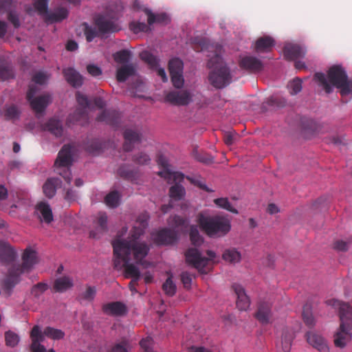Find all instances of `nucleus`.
<instances>
[{"label":"nucleus","instance_id":"f257e3e1","mask_svg":"<svg viewBox=\"0 0 352 352\" xmlns=\"http://www.w3.org/2000/svg\"><path fill=\"white\" fill-rule=\"evenodd\" d=\"M313 80L328 94L333 91V87L340 89L342 97L349 96L351 91L349 87V76L341 65L330 67L327 75L322 72H316Z\"/></svg>","mask_w":352,"mask_h":352},{"label":"nucleus","instance_id":"f03ea898","mask_svg":"<svg viewBox=\"0 0 352 352\" xmlns=\"http://www.w3.org/2000/svg\"><path fill=\"white\" fill-rule=\"evenodd\" d=\"M113 248V267L121 269V258L122 256L131 258V252H133L135 261L140 258L146 257L150 250L149 247L144 242L130 241L126 239H116L112 242Z\"/></svg>","mask_w":352,"mask_h":352},{"label":"nucleus","instance_id":"7ed1b4c3","mask_svg":"<svg viewBox=\"0 0 352 352\" xmlns=\"http://www.w3.org/2000/svg\"><path fill=\"white\" fill-rule=\"evenodd\" d=\"M207 67L211 69L208 74V80L214 88L222 89L232 82L230 68L220 54L215 53L208 59Z\"/></svg>","mask_w":352,"mask_h":352},{"label":"nucleus","instance_id":"20e7f679","mask_svg":"<svg viewBox=\"0 0 352 352\" xmlns=\"http://www.w3.org/2000/svg\"><path fill=\"white\" fill-rule=\"evenodd\" d=\"M197 223L200 229L210 238L223 237L231 230L230 219L221 215H205L203 212L197 214Z\"/></svg>","mask_w":352,"mask_h":352},{"label":"nucleus","instance_id":"39448f33","mask_svg":"<svg viewBox=\"0 0 352 352\" xmlns=\"http://www.w3.org/2000/svg\"><path fill=\"white\" fill-rule=\"evenodd\" d=\"M124 10L121 1L111 2L109 5V11L106 14H98L94 18V24L100 30L102 36L121 30V27L117 23L118 14Z\"/></svg>","mask_w":352,"mask_h":352},{"label":"nucleus","instance_id":"423d86ee","mask_svg":"<svg viewBox=\"0 0 352 352\" xmlns=\"http://www.w3.org/2000/svg\"><path fill=\"white\" fill-rule=\"evenodd\" d=\"M151 238L157 246L173 245L179 241V234L177 230L163 228L155 232H152Z\"/></svg>","mask_w":352,"mask_h":352},{"label":"nucleus","instance_id":"0eeeda50","mask_svg":"<svg viewBox=\"0 0 352 352\" xmlns=\"http://www.w3.org/2000/svg\"><path fill=\"white\" fill-rule=\"evenodd\" d=\"M186 263L191 266L201 274H206V267L208 264L209 259L202 256L200 250L197 248H189L184 253Z\"/></svg>","mask_w":352,"mask_h":352},{"label":"nucleus","instance_id":"6e6552de","mask_svg":"<svg viewBox=\"0 0 352 352\" xmlns=\"http://www.w3.org/2000/svg\"><path fill=\"white\" fill-rule=\"evenodd\" d=\"M23 274H24V272L14 265H12L8 269L7 275L2 283V288L8 297L12 295L15 286L21 282V276Z\"/></svg>","mask_w":352,"mask_h":352},{"label":"nucleus","instance_id":"1a4fd4ad","mask_svg":"<svg viewBox=\"0 0 352 352\" xmlns=\"http://www.w3.org/2000/svg\"><path fill=\"white\" fill-rule=\"evenodd\" d=\"M164 102L174 106H187L192 102V96L187 90L170 91L165 95Z\"/></svg>","mask_w":352,"mask_h":352},{"label":"nucleus","instance_id":"9d476101","mask_svg":"<svg viewBox=\"0 0 352 352\" xmlns=\"http://www.w3.org/2000/svg\"><path fill=\"white\" fill-rule=\"evenodd\" d=\"M74 162L73 146L69 144H64L58 153L54 166L56 169L72 166Z\"/></svg>","mask_w":352,"mask_h":352},{"label":"nucleus","instance_id":"9b49d317","mask_svg":"<svg viewBox=\"0 0 352 352\" xmlns=\"http://www.w3.org/2000/svg\"><path fill=\"white\" fill-rule=\"evenodd\" d=\"M18 253L11 244L0 240V264L4 266L12 265L16 261Z\"/></svg>","mask_w":352,"mask_h":352},{"label":"nucleus","instance_id":"f8f14e48","mask_svg":"<svg viewBox=\"0 0 352 352\" xmlns=\"http://www.w3.org/2000/svg\"><path fill=\"white\" fill-rule=\"evenodd\" d=\"M332 301V306L338 309L340 324H345L346 327L352 328V307L348 302L338 300Z\"/></svg>","mask_w":352,"mask_h":352},{"label":"nucleus","instance_id":"ddd939ff","mask_svg":"<svg viewBox=\"0 0 352 352\" xmlns=\"http://www.w3.org/2000/svg\"><path fill=\"white\" fill-rule=\"evenodd\" d=\"M21 258V264L14 265L24 273L31 272L34 266L38 262L36 251L32 250L31 248H27L24 250Z\"/></svg>","mask_w":352,"mask_h":352},{"label":"nucleus","instance_id":"4468645a","mask_svg":"<svg viewBox=\"0 0 352 352\" xmlns=\"http://www.w3.org/2000/svg\"><path fill=\"white\" fill-rule=\"evenodd\" d=\"M272 304L267 301H260L257 305V310L254 314L255 318L263 325L270 323L272 317Z\"/></svg>","mask_w":352,"mask_h":352},{"label":"nucleus","instance_id":"2eb2a0df","mask_svg":"<svg viewBox=\"0 0 352 352\" xmlns=\"http://www.w3.org/2000/svg\"><path fill=\"white\" fill-rule=\"evenodd\" d=\"M121 113L113 109H105L96 118L99 122H104L113 128H118L121 122Z\"/></svg>","mask_w":352,"mask_h":352},{"label":"nucleus","instance_id":"dca6fc26","mask_svg":"<svg viewBox=\"0 0 352 352\" xmlns=\"http://www.w3.org/2000/svg\"><path fill=\"white\" fill-rule=\"evenodd\" d=\"M239 67L252 73H258L263 69V62L258 58L252 56H245L239 61Z\"/></svg>","mask_w":352,"mask_h":352},{"label":"nucleus","instance_id":"f3484780","mask_svg":"<svg viewBox=\"0 0 352 352\" xmlns=\"http://www.w3.org/2000/svg\"><path fill=\"white\" fill-rule=\"evenodd\" d=\"M102 310L105 314L113 316H124L128 313L126 305L121 301L104 304Z\"/></svg>","mask_w":352,"mask_h":352},{"label":"nucleus","instance_id":"a211bd4d","mask_svg":"<svg viewBox=\"0 0 352 352\" xmlns=\"http://www.w3.org/2000/svg\"><path fill=\"white\" fill-rule=\"evenodd\" d=\"M32 110L38 116L42 115L48 105L52 102V97L49 94H45L28 100Z\"/></svg>","mask_w":352,"mask_h":352},{"label":"nucleus","instance_id":"6ab92c4d","mask_svg":"<svg viewBox=\"0 0 352 352\" xmlns=\"http://www.w3.org/2000/svg\"><path fill=\"white\" fill-rule=\"evenodd\" d=\"M232 287L237 296L236 302L237 308L241 311H246L250 305V300L246 294L245 289L238 283H234Z\"/></svg>","mask_w":352,"mask_h":352},{"label":"nucleus","instance_id":"aec40b11","mask_svg":"<svg viewBox=\"0 0 352 352\" xmlns=\"http://www.w3.org/2000/svg\"><path fill=\"white\" fill-rule=\"evenodd\" d=\"M283 50L285 59L289 61L304 58L305 55V51L298 44L287 43Z\"/></svg>","mask_w":352,"mask_h":352},{"label":"nucleus","instance_id":"412c9836","mask_svg":"<svg viewBox=\"0 0 352 352\" xmlns=\"http://www.w3.org/2000/svg\"><path fill=\"white\" fill-rule=\"evenodd\" d=\"M106 147L104 141L99 138H92L84 142V150L89 154L96 156L102 153Z\"/></svg>","mask_w":352,"mask_h":352},{"label":"nucleus","instance_id":"4be33fe9","mask_svg":"<svg viewBox=\"0 0 352 352\" xmlns=\"http://www.w3.org/2000/svg\"><path fill=\"white\" fill-rule=\"evenodd\" d=\"M34 214L41 221H44L47 224L54 220L52 208L46 202L41 201L36 206Z\"/></svg>","mask_w":352,"mask_h":352},{"label":"nucleus","instance_id":"5701e85b","mask_svg":"<svg viewBox=\"0 0 352 352\" xmlns=\"http://www.w3.org/2000/svg\"><path fill=\"white\" fill-rule=\"evenodd\" d=\"M352 328L346 327L345 324H340L339 331L334 335V344L336 347L343 349L348 342L351 340L350 331Z\"/></svg>","mask_w":352,"mask_h":352},{"label":"nucleus","instance_id":"b1692460","mask_svg":"<svg viewBox=\"0 0 352 352\" xmlns=\"http://www.w3.org/2000/svg\"><path fill=\"white\" fill-rule=\"evenodd\" d=\"M131 166L129 164H122L117 170L118 175L124 180L136 181L140 177L139 168H131Z\"/></svg>","mask_w":352,"mask_h":352},{"label":"nucleus","instance_id":"393cba45","mask_svg":"<svg viewBox=\"0 0 352 352\" xmlns=\"http://www.w3.org/2000/svg\"><path fill=\"white\" fill-rule=\"evenodd\" d=\"M305 336L307 342L320 352H329L326 341L321 336L308 331Z\"/></svg>","mask_w":352,"mask_h":352},{"label":"nucleus","instance_id":"a878e982","mask_svg":"<svg viewBox=\"0 0 352 352\" xmlns=\"http://www.w3.org/2000/svg\"><path fill=\"white\" fill-rule=\"evenodd\" d=\"M300 126L305 135H314L322 129L320 124L316 120L306 116L300 118Z\"/></svg>","mask_w":352,"mask_h":352},{"label":"nucleus","instance_id":"bb28decb","mask_svg":"<svg viewBox=\"0 0 352 352\" xmlns=\"http://www.w3.org/2000/svg\"><path fill=\"white\" fill-rule=\"evenodd\" d=\"M61 185L62 181L60 178L49 177L43 185V194L48 199H52L55 196L57 188L60 187Z\"/></svg>","mask_w":352,"mask_h":352},{"label":"nucleus","instance_id":"cd10ccee","mask_svg":"<svg viewBox=\"0 0 352 352\" xmlns=\"http://www.w3.org/2000/svg\"><path fill=\"white\" fill-rule=\"evenodd\" d=\"M275 40L270 36L259 37L255 42L254 51L256 53H267L275 45Z\"/></svg>","mask_w":352,"mask_h":352},{"label":"nucleus","instance_id":"c85d7f7f","mask_svg":"<svg viewBox=\"0 0 352 352\" xmlns=\"http://www.w3.org/2000/svg\"><path fill=\"white\" fill-rule=\"evenodd\" d=\"M287 100L285 98L274 94L269 97L266 101H265L261 106V109L263 112L268 110L267 106H269L273 109H282L286 107Z\"/></svg>","mask_w":352,"mask_h":352},{"label":"nucleus","instance_id":"c756f323","mask_svg":"<svg viewBox=\"0 0 352 352\" xmlns=\"http://www.w3.org/2000/svg\"><path fill=\"white\" fill-rule=\"evenodd\" d=\"M121 261L124 262L122 266L125 268V277L127 278H132L133 282H138L141 277L139 268L135 265L130 263L131 258L122 256Z\"/></svg>","mask_w":352,"mask_h":352},{"label":"nucleus","instance_id":"7c9ffc66","mask_svg":"<svg viewBox=\"0 0 352 352\" xmlns=\"http://www.w3.org/2000/svg\"><path fill=\"white\" fill-rule=\"evenodd\" d=\"M15 78V73L11 61L0 58V80H9Z\"/></svg>","mask_w":352,"mask_h":352},{"label":"nucleus","instance_id":"2f4dec72","mask_svg":"<svg viewBox=\"0 0 352 352\" xmlns=\"http://www.w3.org/2000/svg\"><path fill=\"white\" fill-rule=\"evenodd\" d=\"M136 72L132 63L122 65L116 71V80L119 82H124L129 77L135 76Z\"/></svg>","mask_w":352,"mask_h":352},{"label":"nucleus","instance_id":"473e14b6","mask_svg":"<svg viewBox=\"0 0 352 352\" xmlns=\"http://www.w3.org/2000/svg\"><path fill=\"white\" fill-rule=\"evenodd\" d=\"M144 12L147 15V22L149 25L155 23L167 25L170 22V19L165 12L155 14L148 8H144Z\"/></svg>","mask_w":352,"mask_h":352},{"label":"nucleus","instance_id":"72a5a7b5","mask_svg":"<svg viewBox=\"0 0 352 352\" xmlns=\"http://www.w3.org/2000/svg\"><path fill=\"white\" fill-rule=\"evenodd\" d=\"M69 16V10L64 7L58 8L54 12H49L46 13V21L53 23H60L64 19H66Z\"/></svg>","mask_w":352,"mask_h":352},{"label":"nucleus","instance_id":"f704fd0d","mask_svg":"<svg viewBox=\"0 0 352 352\" xmlns=\"http://www.w3.org/2000/svg\"><path fill=\"white\" fill-rule=\"evenodd\" d=\"M78 123L81 126L87 125L89 122L88 113L84 108H78L72 115H69L67 122Z\"/></svg>","mask_w":352,"mask_h":352},{"label":"nucleus","instance_id":"c9c22d12","mask_svg":"<svg viewBox=\"0 0 352 352\" xmlns=\"http://www.w3.org/2000/svg\"><path fill=\"white\" fill-rule=\"evenodd\" d=\"M44 129L57 138L63 135V126L60 120L52 118L45 124Z\"/></svg>","mask_w":352,"mask_h":352},{"label":"nucleus","instance_id":"e433bc0d","mask_svg":"<svg viewBox=\"0 0 352 352\" xmlns=\"http://www.w3.org/2000/svg\"><path fill=\"white\" fill-rule=\"evenodd\" d=\"M66 80L72 87H80L83 84L82 76L73 68H69L65 73Z\"/></svg>","mask_w":352,"mask_h":352},{"label":"nucleus","instance_id":"4c0bfd02","mask_svg":"<svg viewBox=\"0 0 352 352\" xmlns=\"http://www.w3.org/2000/svg\"><path fill=\"white\" fill-rule=\"evenodd\" d=\"M168 196L175 201L183 200L186 196V189L182 184H174L169 188Z\"/></svg>","mask_w":352,"mask_h":352},{"label":"nucleus","instance_id":"58836bf2","mask_svg":"<svg viewBox=\"0 0 352 352\" xmlns=\"http://www.w3.org/2000/svg\"><path fill=\"white\" fill-rule=\"evenodd\" d=\"M193 157L199 162L205 165H210L214 162V158L210 154L203 151H199L198 146H195L192 152Z\"/></svg>","mask_w":352,"mask_h":352},{"label":"nucleus","instance_id":"ea45409f","mask_svg":"<svg viewBox=\"0 0 352 352\" xmlns=\"http://www.w3.org/2000/svg\"><path fill=\"white\" fill-rule=\"evenodd\" d=\"M302 318L305 325L312 329L316 324V320L312 314V306L309 303H305L302 307Z\"/></svg>","mask_w":352,"mask_h":352},{"label":"nucleus","instance_id":"a19ab883","mask_svg":"<svg viewBox=\"0 0 352 352\" xmlns=\"http://www.w3.org/2000/svg\"><path fill=\"white\" fill-rule=\"evenodd\" d=\"M171 221H168V224L171 226L172 229L181 228V230L186 231L190 224V220L187 217H183L178 214H175L170 217Z\"/></svg>","mask_w":352,"mask_h":352},{"label":"nucleus","instance_id":"79ce46f5","mask_svg":"<svg viewBox=\"0 0 352 352\" xmlns=\"http://www.w3.org/2000/svg\"><path fill=\"white\" fill-rule=\"evenodd\" d=\"M74 286L73 280L69 276H63L55 280L54 289L55 292L62 293Z\"/></svg>","mask_w":352,"mask_h":352},{"label":"nucleus","instance_id":"37998d69","mask_svg":"<svg viewBox=\"0 0 352 352\" xmlns=\"http://www.w3.org/2000/svg\"><path fill=\"white\" fill-rule=\"evenodd\" d=\"M222 258L230 263H239L241 260V254L234 248H228L223 252Z\"/></svg>","mask_w":352,"mask_h":352},{"label":"nucleus","instance_id":"c03bdc74","mask_svg":"<svg viewBox=\"0 0 352 352\" xmlns=\"http://www.w3.org/2000/svg\"><path fill=\"white\" fill-rule=\"evenodd\" d=\"M190 241L194 248L200 247L204 242V237L200 234L197 226L192 225L189 232Z\"/></svg>","mask_w":352,"mask_h":352},{"label":"nucleus","instance_id":"a18cd8bd","mask_svg":"<svg viewBox=\"0 0 352 352\" xmlns=\"http://www.w3.org/2000/svg\"><path fill=\"white\" fill-rule=\"evenodd\" d=\"M168 69L170 75L183 74L184 63L179 58L175 57L168 61Z\"/></svg>","mask_w":352,"mask_h":352},{"label":"nucleus","instance_id":"49530a36","mask_svg":"<svg viewBox=\"0 0 352 352\" xmlns=\"http://www.w3.org/2000/svg\"><path fill=\"white\" fill-rule=\"evenodd\" d=\"M168 274L169 276L166 278V281L163 283L162 288L166 296L173 297L177 292V286L173 280L172 273H169Z\"/></svg>","mask_w":352,"mask_h":352},{"label":"nucleus","instance_id":"de8ad7c7","mask_svg":"<svg viewBox=\"0 0 352 352\" xmlns=\"http://www.w3.org/2000/svg\"><path fill=\"white\" fill-rule=\"evenodd\" d=\"M82 26L84 27V34L89 43L91 42L96 37L102 36L98 28L89 25L87 22H84Z\"/></svg>","mask_w":352,"mask_h":352},{"label":"nucleus","instance_id":"09e8293b","mask_svg":"<svg viewBox=\"0 0 352 352\" xmlns=\"http://www.w3.org/2000/svg\"><path fill=\"white\" fill-rule=\"evenodd\" d=\"M132 54L129 50H121L113 54L114 60L122 65L129 64V62L131 58Z\"/></svg>","mask_w":352,"mask_h":352},{"label":"nucleus","instance_id":"8fccbe9b","mask_svg":"<svg viewBox=\"0 0 352 352\" xmlns=\"http://www.w3.org/2000/svg\"><path fill=\"white\" fill-rule=\"evenodd\" d=\"M44 334L46 337L54 340H62L65 336V332L61 329H55L52 327H46L44 329Z\"/></svg>","mask_w":352,"mask_h":352},{"label":"nucleus","instance_id":"3c124183","mask_svg":"<svg viewBox=\"0 0 352 352\" xmlns=\"http://www.w3.org/2000/svg\"><path fill=\"white\" fill-rule=\"evenodd\" d=\"M294 335L289 331H285L281 336V348L283 352H289L292 347Z\"/></svg>","mask_w":352,"mask_h":352},{"label":"nucleus","instance_id":"603ef678","mask_svg":"<svg viewBox=\"0 0 352 352\" xmlns=\"http://www.w3.org/2000/svg\"><path fill=\"white\" fill-rule=\"evenodd\" d=\"M129 29L134 34H138L140 32H148L151 30L149 25H146L144 22H140L133 21L129 23Z\"/></svg>","mask_w":352,"mask_h":352},{"label":"nucleus","instance_id":"864d4df0","mask_svg":"<svg viewBox=\"0 0 352 352\" xmlns=\"http://www.w3.org/2000/svg\"><path fill=\"white\" fill-rule=\"evenodd\" d=\"M141 60L149 65L152 68L159 66V62L155 56L148 51H143L140 54Z\"/></svg>","mask_w":352,"mask_h":352},{"label":"nucleus","instance_id":"5fc2aeb1","mask_svg":"<svg viewBox=\"0 0 352 352\" xmlns=\"http://www.w3.org/2000/svg\"><path fill=\"white\" fill-rule=\"evenodd\" d=\"M4 116L6 119L8 120H19L21 116V111L16 105L12 104L10 107L6 108Z\"/></svg>","mask_w":352,"mask_h":352},{"label":"nucleus","instance_id":"6e6d98bb","mask_svg":"<svg viewBox=\"0 0 352 352\" xmlns=\"http://www.w3.org/2000/svg\"><path fill=\"white\" fill-rule=\"evenodd\" d=\"M120 195L118 191L113 190L107 194L104 197L106 204L111 208H116L119 204Z\"/></svg>","mask_w":352,"mask_h":352},{"label":"nucleus","instance_id":"4d7b16f0","mask_svg":"<svg viewBox=\"0 0 352 352\" xmlns=\"http://www.w3.org/2000/svg\"><path fill=\"white\" fill-rule=\"evenodd\" d=\"M302 81L301 78L298 77H296L289 81L287 85V88L289 90L290 94L294 96L300 93L302 88Z\"/></svg>","mask_w":352,"mask_h":352},{"label":"nucleus","instance_id":"13d9d810","mask_svg":"<svg viewBox=\"0 0 352 352\" xmlns=\"http://www.w3.org/2000/svg\"><path fill=\"white\" fill-rule=\"evenodd\" d=\"M20 340V338L18 334L12 331L11 330H8L5 333V341L6 344L10 347L16 346Z\"/></svg>","mask_w":352,"mask_h":352},{"label":"nucleus","instance_id":"bf43d9fd","mask_svg":"<svg viewBox=\"0 0 352 352\" xmlns=\"http://www.w3.org/2000/svg\"><path fill=\"white\" fill-rule=\"evenodd\" d=\"M214 203L219 208H223L234 214H238V210L232 207L228 198H217L214 200Z\"/></svg>","mask_w":352,"mask_h":352},{"label":"nucleus","instance_id":"052dcab7","mask_svg":"<svg viewBox=\"0 0 352 352\" xmlns=\"http://www.w3.org/2000/svg\"><path fill=\"white\" fill-rule=\"evenodd\" d=\"M49 289V285L46 283H38L34 285L30 290V293L36 298H39L41 294L45 292Z\"/></svg>","mask_w":352,"mask_h":352},{"label":"nucleus","instance_id":"680f3d73","mask_svg":"<svg viewBox=\"0 0 352 352\" xmlns=\"http://www.w3.org/2000/svg\"><path fill=\"white\" fill-rule=\"evenodd\" d=\"M239 139V135L234 130L223 133V141L227 146L235 144Z\"/></svg>","mask_w":352,"mask_h":352},{"label":"nucleus","instance_id":"e2e57ef3","mask_svg":"<svg viewBox=\"0 0 352 352\" xmlns=\"http://www.w3.org/2000/svg\"><path fill=\"white\" fill-rule=\"evenodd\" d=\"M123 136L125 140L132 143L141 142L140 135L132 129H126L123 133Z\"/></svg>","mask_w":352,"mask_h":352},{"label":"nucleus","instance_id":"0e129e2a","mask_svg":"<svg viewBox=\"0 0 352 352\" xmlns=\"http://www.w3.org/2000/svg\"><path fill=\"white\" fill-rule=\"evenodd\" d=\"M132 161L138 165H146L151 162L150 157L143 152H140L132 156Z\"/></svg>","mask_w":352,"mask_h":352},{"label":"nucleus","instance_id":"69168bd1","mask_svg":"<svg viewBox=\"0 0 352 352\" xmlns=\"http://www.w3.org/2000/svg\"><path fill=\"white\" fill-rule=\"evenodd\" d=\"M44 331L42 332L41 327L38 325H34L30 331V338L39 342L41 344L45 340Z\"/></svg>","mask_w":352,"mask_h":352},{"label":"nucleus","instance_id":"338daca9","mask_svg":"<svg viewBox=\"0 0 352 352\" xmlns=\"http://www.w3.org/2000/svg\"><path fill=\"white\" fill-rule=\"evenodd\" d=\"M16 8H12L5 12L8 13V19L13 25L14 28H18L21 25L19 14L15 11Z\"/></svg>","mask_w":352,"mask_h":352},{"label":"nucleus","instance_id":"774afa93","mask_svg":"<svg viewBox=\"0 0 352 352\" xmlns=\"http://www.w3.org/2000/svg\"><path fill=\"white\" fill-rule=\"evenodd\" d=\"M129 346V341L124 338L120 343H116L112 346L111 352H129L127 349Z\"/></svg>","mask_w":352,"mask_h":352}]
</instances>
